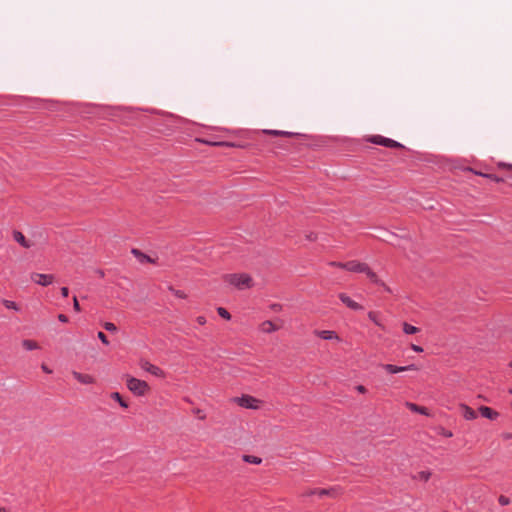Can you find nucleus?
I'll use <instances>...</instances> for the list:
<instances>
[{
  "mask_svg": "<svg viewBox=\"0 0 512 512\" xmlns=\"http://www.w3.org/2000/svg\"><path fill=\"white\" fill-rule=\"evenodd\" d=\"M110 397L113 400L117 401L121 407L128 408V403L124 400V398L121 396L119 392L111 393Z\"/></svg>",
  "mask_w": 512,
  "mask_h": 512,
  "instance_id": "20",
  "label": "nucleus"
},
{
  "mask_svg": "<svg viewBox=\"0 0 512 512\" xmlns=\"http://www.w3.org/2000/svg\"><path fill=\"white\" fill-rule=\"evenodd\" d=\"M264 132L267 134H270V135H274V136L292 137L295 135L292 132L281 131V130H265Z\"/></svg>",
  "mask_w": 512,
  "mask_h": 512,
  "instance_id": "23",
  "label": "nucleus"
},
{
  "mask_svg": "<svg viewBox=\"0 0 512 512\" xmlns=\"http://www.w3.org/2000/svg\"><path fill=\"white\" fill-rule=\"evenodd\" d=\"M501 437H502V439H504V440H510V439H512V433H510V432H504V433H502V434H501Z\"/></svg>",
  "mask_w": 512,
  "mask_h": 512,
  "instance_id": "42",
  "label": "nucleus"
},
{
  "mask_svg": "<svg viewBox=\"0 0 512 512\" xmlns=\"http://www.w3.org/2000/svg\"><path fill=\"white\" fill-rule=\"evenodd\" d=\"M236 402L239 406L249 409H257L259 408L260 401L250 395H243L241 397L236 398Z\"/></svg>",
  "mask_w": 512,
  "mask_h": 512,
  "instance_id": "6",
  "label": "nucleus"
},
{
  "mask_svg": "<svg viewBox=\"0 0 512 512\" xmlns=\"http://www.w3.org/2000/svg\"><path fill=\"white\" fill-rule=\"evenodd\" d=\"M2 304L7 308V309H12L14 311H19L20 308L18 306V304L14 301H11V300H7V299H3L2 300Z\"/></svg>",
  "mask_w": 512,
  "mask_h": 512,
  "instance_id": "26",
  "label": "nucleus"
},
{
  "mask_svg": "<svg viewBox=\"0 0 512 512\" xmlns=\"http://www.w3.org/2000/svg\"><path fill=\"white\" fill-rule=\"evenodd\" d=\"M441 436L443 437H446V438H451L453 436V433L450 431V430H447L443 427H441L439 429V432H438Z\"/></svg>",
  "mask_w": 512,
  "mask_h": 512,
  "instance_id": "31",
  "label": "nucleus"
},
{
  "mask_svg": "<svg viewBox=\"0 0 512 512\" xmlns=\"http://www.w3.org/2000/svg\"><path fill=\"white\" fill-rule=\"evenodd\" d=\"M73 308L76 312H80L81 311V308H80V304L78 302V299L77 297H74L73 298Z\"/></svg>",
  "mask_w": 512,
  "mask_h": 512,
  "instance_id": "37",
  "label": "nucleus"
},
{
  "mask_svg": "<svg viewBox=\"0 0 512 512\" xmlns=\"http://www.w3.org/2000/svg\"><path fill=\"white\" fill-rule=\"evenodd\" d=\"M478 410L482 417H485L490 420H495L499 416V413L497 411L493 410L488 406H480Z\"/></svg>",
  "mask_w": 512,
  "mask_h": 512,
  "instance_id": "12",
  "label": "nucleus"
},
{
  "mask_svg": "<svg viewBox=\"0 0 512 512\" xmlns=\"http://www.w3.org/2000/svg\"><path fill=\"white\" fill-rule=\"evenodd\" d=\"M73 376H74V379L76 381L80 382L81 384H91L93 382L92 377L88 374H81L78 372H74Z\"/></svg>",
  "mask_w": 512,
  "mask_h": 512,
  "instance_id": "18",
  "label": "nucleus"
},
{
  "mask_svg": "<svg viewBox=\"0 0 512 512\" xmlns=\"http://www.w3.org/2000/svg\"><path fill=\"white\" fill-rule=\"evenodd\" d=\"M498 502L500 505L502 506H506L510 503V499L504 495H501L499 498H498Z\"/></svg>",
  "mask_w": 512,
  "mask_h": 512,
  "instance_id": "34",
  "label": "nucleus"
},
{
  "mask_svg": "<svg viewBox=\"0 0 512 512\" xmlns=\"http://www.w3.org/2000/svg\"><path fill=\"white\" fill-rule=\"evenodd\" d=\"M356 389L359 393L364 394L366 393V386H356Z\"/></svg>",
  "mask_w": 512,
  "mask_h": 512,
  "instance_id": "44",
  "label": "nucleus"
},
{
  "mask_svg": "<svg viewBox=\"0 0 512 512\" xmlns=\"http://www.w3.org/2000/svg\"><path fill=\"white\" fill-rule=\"evenodd\" d=\"M411 349L415 352H423V348L421 346H418L416 344H411Z\"/></svg>",
  "mask_w": 512,
  "mask_h": 512,
  "instance_id": "41",
  "label": "nucleus"
},
{
  "mask_svg": "<svg viewBox=\"0 0 512 512\" xmlns=\"http://www.w3.org/2000/svg\"><path fill=\"white\" fill-rule=\"evenodd\" d=\"M224 280L240 290L250 288L253 284L252 278L246 273L227 274L224 276Z\"/></svg>",
  "mask_w": 512,
  "mask_h": 512,
  "instance_id": "2",
  "label": "nucleus"
},
{
  "mask_svg": "<svg viewBox=\"0 0 512 512\" xmlns=\"http://www.w3.org/2000/svg\"><path fill=\"white\" fill-rule=\"evenodd\" d=\"M368 318L373 322L375 323L377 326H379L380 328L384 329V326L383 324L381 323L380 319H379V315L377 312H374V311H370L368 313Z\"/></svg>",
  "mask_w": 512,
  "mask_h": 512,
  "instance_id": "24",
  "label": "nucleus"
},
{
  "mask_svg": "<svg viewBox=\"0 0 512 512\" xmlns=\"http://www.w3.org/2000/svg\"><path fill=\"white\" fill-rule=\"evenodd\" d=\"M377 285H380L381 287H383V289L388 292V293H391V289L389 286H387L382 280L379 279V282L376 283Z\"/></svg>",
  "mask_w": 512,
  "mask_h": 512,
  "instance_id": "38",
  "label": "nucleus"
},
{
  "mask_svg": "<svg viewBox=\"0 0 512 512\" xmlns=\"http://www.w3.org/2000/svg\"><path fill=\"white\" fill-rule=\"evenodd\" d=\"M130 391L135 395V396H144L146 395L149 390H150V386H128Z\"/></svg>",
  "mask_w": 512,
  "mask_h": 512,
  "instance_id": "17",
  "label": "nucleus"
},
{
  "mask_svg": "<svg viewBox=\"0 0 512 512\" xmlns=\"http://www.w3.org/2000/svg\"><path fill=\"white\" fill-rule=\"evenodd\" d=\"M192 413L194 415H196L197 418L200 419V420H205L206 419V414H205V412L202 409L195 408V409L192 410Z\"/></svg>",
  "mask_w": 512,
  "mask_h": 512,
  "instance_id": "29",
  "label": "nucleus"
},
{
  "mask_svg": "<svg viewBox=\"0 0 512 512\" xmlns=\"http://www.w3.org/2000/svg\"><path fill=\"white\" fill-rule=\"evenodd\" d=\"M405 406L411 410L412 412H415V413H419V414H422V415H425V416H430V413L428 411V409L424 406H419L415 403H412V402H406L405 403Z\"/></svg>",
  "mask_w": 512,
  "mask_h": 512,
  "instance_id": "13",
  "label": "nucleus"
},
{
  "mask_svg": "<svg viewBox=\"0 0 512 512\" xmlns=\"http://www.w3.org/2000/svg\"><path fill=\"white\" fill-rule=\"evenodd\" d=\"M42 369L46 372V373H50L51 371L45 366V365H42Z\"/></svg>",
  "mask_w": 512,
  "mask_h": 512,
  "instance_id": "47",
  "label": "nucleus"
},
{
  "mask_svg": "<svg viewBox=\"0 0 512 512\" xmlns=\"http://www.w3.org/2000/svg\"><path fill=\"white\" fill-rule=\"evenodd\" d=\"M343 269L355 273H364L371 282H379V277L377 276V274L373 272L366 263L357 260H351L348 262H344Z\"/></svg>",
  "mask_w": 512,
  "mask_h": 512,
  "instance_id": "1",
  "label": "nucleus"
},
{
  "mask_svg": "<svg viewBox=\"0 0 512 512\" xmlns=\"http://www.w3.org/2000/svg\"><path fill=\"white\" fill-rule=\"evenodd\" d=\"M339 494H340L339 489L336 487H332V488H328V489L313 488V489H308L307 491L303 492L302 496L317 495L319 497L329 496L332 498H336L339 496Z\"/></svg>",
  "mask_w": 512,
  "mask_h": 512,
  "instance_id": "3",
  "label": "nucleus"
},
{
  "mask_svg": "<svg viewBox=\"0 0 512 512\" xmlns=\"http://www.w3.org/2000/svg\"><path fill=\"white\" fill-rule=\"evenodd\" d=\"M485 178H488L496 183H500V182H504L506 181V178H503V177H499L498 175L496 174H490V173H487V175H485Z\"/></svg>",
  "mask_w": 512,
  "mask_h": 512,
  "instance_id": "27",
  "label": "nucleus"
},
{
  "mask_svg": "<svg viewBox=\"0 0 512 512\" xmlns=\"http://www.w3.org/2000/svg\"><path fill=\"white\" fill-rule=\"evenodd\" d=\"M139 365L142 370L150 373L151 375L155 376L156 378H158V379L165 378L164 371L160 367L150 363L149 361L141 360Z\"/></svg>",
  "mask_w": 512,
  "mask_h": 512,
  "instance_id": "5",
  "label": "nucleus"
},
{
  "mask_svg": "<svg viewBox=\"0 0 512 512\" xmlns=\"http://www.w3.org/2000/svg\"><path fill=\"white\" fill-rule=\"evenodd\" d=\"M329 265L332 266V267H337V268L343 269L344 263L343 262H335V261H333V262H330Z\"/></svg>",
  "mask_w": 512,
  "mask_h": 512,
  "instance_id": "39",
  "label": "nucleus"
},
{
  "mask_svg": "<svg viewBox=\"0 0 512 512\" xmlns=\"http://www.w3.org/2000/svg\"><path fill=\"white\" fill-rule=\"evenodd\" d=\"M217 312L219 314L220 317L226 319V320H230L231 319V315L230 313L223 307H219L217 309Z\"/></svg>",
  "mask_w": 512,
  "mask_h": 512,
  "instance_id": "28",
  "label": "nucleus"
},
{
  "mask_svg": "<svg viewBox=\"0 0 512 512\" xmlns=\"http://www.w3.org/2000/svg\"><path fill=\"white\" fill-rule=\"evenodd\" d=\"M499 167H503V168H508V169H512V165H507L505 163H499L498 164ZM506 180H510V183L512 185V174L507 176Z\"/></svg>",
  "mask_w": 512,
  "mask_h": 512,
  "instance_id": "36",
  "label": "nucleus"
},
{
  "mask_svg": "<svg viewBox=\"0 0 512 512\" xmlns=\"http://www.w3.org/2000/svg\"><path fill=\"white\" fill-rule=\"evenodd\" d=\"M461 409L463 411V417L466 420H474L477 418V413L474 409L469 407L468 405L462 404Z\"/></svg>",
  "mask_w": 512,
  "mask_h": 512,
  "instance_id": "15",
  "label": "nucleus"
},
{
  "mask_svg": "<svg viewBox=\"0 0 512 512\" xmlns=\"http://www.w3.org/2000/svg\"><path fill=\"white\" fill-rule=\"evenodd\" d=\"M127 384H138V385H141V384H146L145 381H141V380H138L134 377H130L127 379Z\"/></svg>",
  "mask_w": 512,
  "mask_h": 512,
  "instance_id": "35",
  "label": "nucleus"
},
{
  "mask_svg": "<svg viewBox=\"0 0 512 512\" xmlns=\"http://www.w3.org/2000/svg\"><path fill=\"white\" fill-rule=\"evenodd\" d=\"M31 280L38 285L48 286L53 283L54 276L52 274L32 273Z\"/></svg>",
  "mask_w": 512,
  "mask_h": 512,
  "instance_id": "8",
  "label": "nucleus"
},
{
  "mask_svg": "<svg viewBox=\"0 0 512 512\" xmlns=\"http://www.w3.org/2000/svg\"><path fill=\"white\" fill-rule=\"evenodd\" d=\"M510 366L512 367V362L510 363Z\"/></svg>",
  "mask_w": 512,
  "mask_h": 512,
  "instance_id": "49",
  "label": "nucleus"
},
{
  "mask_svg": "<svg viewBox=\"0 0 512 512\" xmlns=\"http://www.w3.org/2000/svg\"><path fill=\"white\" fill-rule=\"evenodd\" d=\"M339 299L341 300V302L343 304H345L348 308H350L352 310L359 311V310L363 309L362 305H360L359 303L354 301L351 297H349L345 293H340L339 294Z\"/></svg>",
  "mask_w": 512,
  "mask_h": 512,
  "instance_id": "9",
  "label": "nucleus"
},
{
  "mask_svg": "<svg viewBox=\"0 0 512 512\" xmlns=\"http://www.w3.org/2000/svg\"><path fill=\"white\" fill-rule=\"evenodd\" d=\"M61 295H62L64 298L68 297V295H69V289H68L67 287H62V288H61Z\"/></svg>",
  "mask_w": 512,
  "mask_h": 512,
  "instance_id": "43",
  "label": "nucleus"
},
{
  "mask_svg": "<svg viewBox=\"0 0 512 512\" xmlns=\"http://www.w3.org/2000/svg\"><path fill=\"white\" fill-rule=\"evenodd\" d=\"M242 458H243L244 462H247L250 464L259 465L262 463V459L260 457L254 456V455H243Z\"/></svg>",
  "mask_w": 512,
  "mask_h": 512,
  "instance_id": "22",
  "label": "nucleus"
},
{
  "mask_svg": "<svg viewBox=\"0 0 512 512\" xmlns=\"http://www.w3.org/2000/svg\"><path fill=\"white\" fill-rule=\"evenodd\" d=\"M315 335L323 340H335L340 342L341 339L335 331L332 330H315Z\"/></svg>",
  "mask_w": 512,
  "mask_h": 512,
  "instance_id": "10",
  "label": "nucleus"
},
{
  "mask_svg": "<svg viewBox=\"0 0 512 512\" xmlns=\"http://www.w3.org/2000/svg\"><path fill=\"white\" fill-rule=\"evenodd\" d=\"M431 475L432 473L430 471H420L413 476V479L427 482L430 479Z\"/></svg>",
  "mask_w": 512,
  "mask_h": 512,
  "instance_id": "21",
  "label": "nucleus"
},
{
  "mask_svg": "<svg viewBox=\"0 0 512 512\" xmlns=\"http://www.w3.org/2000/svg\"><path fill=\"white\" fill-rule=\"evenodd\" d=\"M279 329L280 325H277L270 320H266L259 325V330L263 333H273Z\"/></svg>",
  "mask_w": 512,
  "mask_h": 512,
  "instance_id": "11",
  "label": "nucleus"
},
{
  "mask_svg": "<svg viewBox=\"0 0 512 512\" xmlns=\"http://www.w3.org/2000/svg\"><path fill=\"white\" fill-rule=\"evenodd\" d=\"M0 512H7L5 508L0 507Z\"/></svg>",
  "mask_w": 512,
  "mask_h": 512,
  "instance_id": "48",
  "label": "nucleus"
},
{
  "mask_svg": "<svg viewBox=\"0 0 512 512\" xmlns=\"http://www.w3.org/2000/svg\"><path fill=\"white\" fill-rule=\"evenodd\" d=\"M58 320L62 323H67L69 321L68 317L64 314H59L58 315Z\"/></svg>",
  "mask_w": 512,
  "mask_h": 512,
  "instance_id": "40",
  "label": "nucleus"
},
{
  "mask_svg": "<svg viewBox=\"0 0 512 512\" xmlns=\"http://www.w3.org/2000/svg\"><path fill=\"white\" fill-rule=\"evenodd\" d=\"M22 347L27 351L37 350L40 348L39 344L35 340L24 339L22 341Z\"/></svg>",
  "mask_w": 512,
  "mask_h": 512,
  "instance_id": "19",
  "label": "nucleus"
},
{
  "mask_svg": "<svg viewBox=\"0 0 512 512\" xmlns=\"http://www.w3.org/2000/svg\"><path fill=\"white\" fill-rule=\"evenodd\" d=\"M170 290L172 291V293L174 294V296H176L177 298H181V299H184L186 298V294L184 291L182 290H176V289H173V288H170Z\"/></svg>",
  "mask_w": 512,
  "mask_h": 512,
  "instance_id": "32",
  "label": "nucleus"
},
{
  "mask_svg": "<svg viewBox=\"0 0 512 512\" xmlns=\"http://www.w3.org/2000/svg\"><path fill=\"white\" fill-rule=\"evenodd\" d=\"M13 238L16 242H18L22 247L24 248H29L31 247V244L30 242H28L25 238V236L23 235V233H21L20 231H14L13 232Z\"/></svg>",
  "mask_w": 512,
  "mask_h": 512,
  "instance_id": "16",
  "label": "nucleus"
},
{
  "mask_svg": "<svg viewBox=\"0 0 512 512\" xmlns=\"http://www.w3.org/2000/svg\"><path fill=\"white\" fill-rule=\"evenodd\" d=\"M97 337L104 345H109V341L107 339V336L103 332H98Z\"/></svg>",
  "mask_w": 512,
  "mask_h": 512,
  "instance_id": "33",
  "label": "nucleus"
},
{
  "mask_svg": "<svg viewBox=\"0 0 512 512\" xmlns=\"http://www.w3.org/2000/svg\"><path fill=\"white\" fill-rule=\"evenodd\" d=\"M472 171V169H470ZM473 173L478 175V176H482V177H485V175H487V173H483V172H479V171H474L473 170Z\"/></svg>",
  "mask_w": 512,
  "mask_h": 512,
  "instance_id": "46",
  "label": "nucleus"
},
{
  "mask_svg": "<svg viewBox=\"0 0 512 512\" xmlns=\"http://www.w3.org/2000/svg\"><path fill=\"white\" fill-rule=\"evenodd\" d=\"M371 142L374 143V144H377V145L388 147V148H400V147H402V145L399 142H397V141H395L393 139H390V138H386V137L380 136V135L373 136L371 138Z\"/></svg>",
  "mask_w": 512,
  "mask_h": 512,
  "instance_id": "7",
  "label": "nucleus"
},
{
  "mask_svg": "<svg viewBox=\"0 0 512 512\" xmlns=\"http://www.w3.org/2000/svg\"><path fill=\"white\" fill-rule=\"evenodd\" d=\"M104 329L109 331V332H116L117 331V327L114 323L112 322H105L104 323Z\"/></svg>",
  "mask_w": 512,
  "mask_h": 512,
  "instance_id": "30",
  "label": "nucleus"
},
{
  "mask_svg": "<svg viewBox=\"0 0 512 512\" xmlns=\"http://www.w3.org/2000/svg\"><path fill=\"white\" fill-rule=\"evenodd\" d=\"M403 332L405 334H409V335L415 334V333L419 332V328L405 322V323H403Z\"/></svg>",
  "mask_w": 512,
  "mask_h": 512,
  "instance_id": "25",
  "label": "nucleus"
},
{
  "mask_svg": "<svg viewBox=\"0 0 512 512\" xmlns=\"http://www.w3.org/2000/svg\"><path fill=\"white\" fill-rule=\"evenodd\" d=\"M379 374H396L399 372H404L408 370L415 369L414 365H408V366H397L393 364H380L377 367Z\"/></svg>",
  "mask_w": 512,
  "mask_h": 512,
  "instance_id": "4",
  "label": "nucleus"
},
{
  "mask_svg": "<svg viewBox=\"0 0 512 512\" xmlns=\"http://www.w3.org/2000/svg\"><path fill=\"white\" fill-rule=\"evenodd\" d=\"M197 322L200 324V325H203L206 323V319L204 316H199L197 317Z\"/></svg>",
  "mask_w": 512,
  "mask_h": 512,
  "instance_id": "45",
  "label": "nucleus"
},
{
  "mask_svg": "<svg viewBox=\"0 0 512 512\" xmlns=\"http://www.w3.org/2000/svg\"><path fill=\"white\" fill-rule=\"evenodd\" d=\"M199 142L211 145V146H220V147H235L234 143L225 142V141H214V139H197Z\"/></svg>",
  "mask_w": 512,
  "mask_h": 512,
  "instance_id": "14",
  "label": "nucleus"
}]
</instances>
